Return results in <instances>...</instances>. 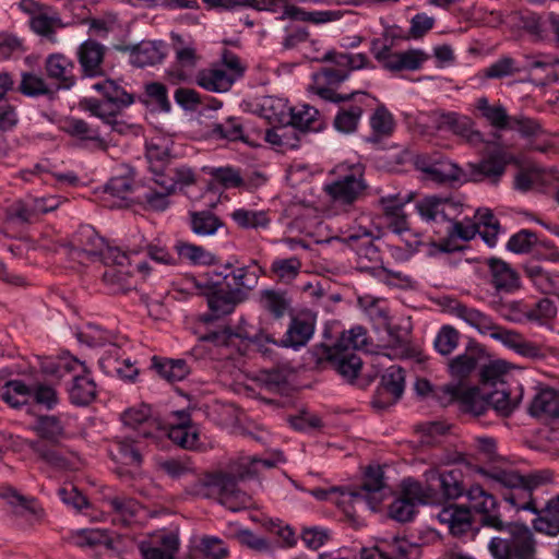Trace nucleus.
<instances>
[{
    "mask_svg": "<svg viewBox=\"0 0 559 559\" xmlns=\"http://www.w3.org/2000/svg\"><path fill=\"white\" fill-rule=\"evenodd\" d=\"M259 304L262 309L270 312L276 319L284 317L290 308V299L286 293L275 289L261 290Z\"/></svg>",
    "mask_w": 559,
    "mask_h": 559,
    "instance_id": "48",
    "label": "nucleus"
},
{
    "mask_svg": "<svg viewBox=\"0 0 559 559\" xmlns=\"http://www.w3.org/2000/svg\"><path fill=\"white\" fill-rule=\"evenodd\" d=\"M290 15V20L310 22L313 24H324L341 19L342 13L340 11H306L295 5L290 8L286 14Z\"/></svg>",
    "mask_w": 559,
    "mask_h": 559,
    "instance_id": "61",
    "label": "nucleus"
},
{
    "mask_svg": "<svg viewBox=\"0 0 559 559\" xmlns=\"http://www.w3.org/2000/svg\"><path fill=\"white\" fill-rule=\"evenodd\" d=\"M64 130L70 135L90 143L94 148L107 150V143L100 138L99 132L82 119L72 118L67 120Z\"/></svg>",
    "mask_w": 559,
    "mask_h": 559,
    "instance_id": "44",
    "label": "nucleus"
},
{
    "mask_svg": "<svg viewBox=\"0 0 559 559\" xmlns=\"http://www.w3.org/2000/svg\"><path fill=\"white\" fill-rule=\"evenodd\" d=\"M159 376L169 382L183 380L190 373V367L183 359H165L155 362Z\"/></svg>",
    "mask_w": 559,
    "mask_h": 559,
    "instance_id": "60",
    "label": "nucleus"
},
{
    "mask_svg": "<svg viewBox=\"0 0 559 559\" xmlns=\"http://www.w3.org/2000/svg\"><path fill=\"white\" fill-rule=\"evenodd\" d=\"M195 81L199 86L209 92L224 93L231 87L236 81V75L230 74L224 68H213L200 71Z\"/></svg>",
    "mask_w": 559,
    "mask_h": 559,
    "instance_id": "37",
    "label": "nucleus"
},
{
    "mask_svg": "<svg viewBox=\"0 0 559 559\" xmlns=\"http://www.w3.org/2000/svg\"><path fill=\"white\" fill-rule=\"evenodd\" d=\"M474 216L477 219L478 233L481 235L484 241L489 247H495L500 230L499 221L488 209L477 210Z\"/></svg>",
    "mask_w": 559,
    "mask_h": 559,
    "instance_id": "54",
    "label": "nucleus"
},
{
    "mask_svg": "<svg viewBox=\"0 0 559 559\" xmlns=\"http://www.w3.org/2000/svg\"><path fill=\"white\" fill-rule=\"evenodd\" d=\"M559 182V174L536 166L521 168L514 178V188L521 192L544 191Z\"/></svg>",
    "mask_w": 559,
    "mask_h": 559,
    "instance_id": "23",
    "label": "nucleus"
},
{
    "mask_svg": "<svg viewBox=\"0 0 559 559\" xmlns=\"http://www.w3.org/2000/svg\"><path fill=\"white\" fill-rule=\"evenodd\" d=\"M211 134L215 139L227 141L243 140V128L239 118L229 117L222 122L214 123Z\"/></svg>",
    "mask_w": 559,
    "mask_h": 559,
    "instance_id": "63",
    "label": "nucleus"
},
{
    "mask_svg": "<svg viewBox=\"0 0 559 559\" xmlns=\"http://www.w3.org/2000/svg\"><path fill=\"white\" fill-rule=\"evenodd\" d=\"M271 109H278L273 114V117L280 122H284L285 117H288L287 123L296 132L297 130L304 131H318L320 129V121L318 119L319 111L309 105H300L296 107H288L282 99L270 98L264 103V107Z\"/></svg>",
    "mask_w": 559,
    "mask_h": 559,
    "instance_id": "15",
    "label": "nucleus"
},
{
    "mask_svg": "<svg viewBox=\"0 0 559 559\" xmlns=\"http://www.w3.org/2000/svg\"><path fill=\"white\" fill-rule=\"evenodd\" d=\"M441 523L447 524L451 534L460 536L468 532L472 527L471 511L467 508L459 506H449L443 508L438 514Z\"/></svg>",
    "mask_w": 559,
    "mask_h": 559,
    "instance_id": "39",
    "label": "nucleus"
},
{
    "mask_svg": "<svg viewBox=\"0 0 559 559\" xmlns=\"http://www.w3.org/2000/svg\"><path fill=\"white\" fill-rule=\"evenodd\" d=\"M420 497H426L421 485L411 478L403 481V497L393 501L390 506V516L399 522H408L415 515L417 503H427Z\"/></svg>",
    "mask_w": 559,
    "mask_h": 559,
    "instance_id": "22",
    "label": "nucleus"
},
{
    "mask_svg": "<svg viewBox=\"0 0 559 559\" xmlns=\"http://www.w3.org/2000/svg\"><path fill=\"white\" fill-rule=\"evenodd\" d=\"M140 551L143 559H175L179 549V538L174 533L164 534L154 542H142Z\"/></svg>",
    "mask_w": 559,
    "mask_h": 559,
    "instance_id": "33",
    "label": "nucleus"
},
{
    "mask_svg": "<svg viewBox=\"0 0 559 559\" xmlns=\"http://www.w3.org/2000/svg\"><path fill=\"white\" fill-rule=\"evenodd\" d=\"M313 332L314 323L312 320L298 317L293 318L286 333L280 342V346L298 349L309 342Z\"/></svg>",
    "mask_w": 559,
    "mask_h": 559,
    "instance_id": "35",
    "label": "nucleus"
},
{
    "mask_svg": "<svg viewBox=\"0 0 559 559\" xmlns=\"http://www.w3.org/2000/svg\"><path fill=\"white\" fill-rule=\"evenodd\" d=\"M243 300H246V294L242 290L225 292L221 285L207 298V305L216 316H225L231 313L235 307Z\"/></svg>",
    "mask_w": 559,
    "mask_h": 559,
    "instance_id": "38",
    "label": "nucleus"
},
{
    "mask_svg": "<svg viewBox=\"0 0 559 559\" xmlns=\"http://www.w3.org/2000/svg\"><path fill=\"white\" fill-rule=\"evenodd\" d=\"M120 358L119 352H116L111 356H102L98 364L105 373L111 374L116 372L123 380L134 381L139 374V368L130 358L121 360Z\"/></svg>",
    "mask_w": 559,
    "mask_h": 559,
    "instance_id": "43",
    "label": "nucleus"
},
{
    "mask_svg": "<svg viewBox=\"0 0 559 559\" xmlns=\"http://www.w3.org/2000/svg\"><path fill=\"white\" fill-rule=\"evenodd\" d=\"M508 157L503 152H497L476 164H469L471 179L473 181L489 180L497 183L504 174Z\"/></svg>",
    "mask_w": 559,
    "mask_h": 559,
    "instance_id": "29",
    "label": "nucleus"
},
{
    "mask_svg": "<svg viewBox=\"0 0 559 559\" xmlns=\"http://www.w3.org/2000/svg\"><path fill=\"white\" fill-rule=\"evenodd\" d=\"M214 275L221 277L228 288L240 289L246 295L257 286L259 280L258 274L248 266L233 267L229 264H226L223 271L215 272Z\"/></svg>",
    "mask_w": 559,
    "mask_h": 559,
    "instance_id": "30",
    "label": "nucleus"
},
{
    "mask_svg": "<svg viewBox=\"0 0 559 559\" xmlns=\"http://www.w3.org/2000/svg\"><path fill=\"white\" fill-rule=\"evenodd\" d=\"M0 397L11 407L19 408L32 397V388L21 380H10L0 389Z\"/></svg>",
    "mask_w": 559,
    "mask_h": 559,
    "instance_id": "49",
    "label": "nucleus"
},
{
    "mask_svg": "<svg viewBox=\"0 0 559 559\" xmlns=\"http://www.w3.org/2000/svg\"><path fill=\"white\" fill-rule=\"evenodd\" d=\"M525 274L543 294H557L559 292V274L548 272L539 265L525 266Z\"/></svg>",
    "mask_w": 559,
    "mask_h": 559,
    "instance_id": "50",
    "label": "nucleus"
},
{
    "mask_svg": "<svg viewBox=\"0 0 559 559\" xmlns=\"http://www.w3.org/2000/svg\"><path fill=\"white\" fill-rule=\"evenodd\" d=\"M532 524L536 532L548 536L559 534V495L546 502L540 514L533 520Z\"/></svg>",
    "mask_w": 559,
    "mask_h": 559,
    "instance_id": "41",
    "label": "nucleus"
},
{
    "mask_svg": "<svg viewBox=\"0 0 559 559\" xmlns=\"http://www.w3.org/2000/svg\"><path fill=\"white\" fill-rule=\"evenodd\" d=\"M44 373L64 378L72 374V380L68 386L69 399L72 404L86 406L96 399V383L87 371L84 362L72 356H62L57 359L47 358L41 362Z\"/></svg>",
    "mask_w": 559,
    "mask_h": 559,
    "instance_id": "6",
    "label": "nucleus"
},
{
    "mask_svg": "<svg viewBox=\"0 0 559 559\" xmlns=\"http://www.w3.org/2000/svg\"><path fill=\"white\" fill-rule=\"evenodd\" d=\"M463 205L453 199L427 197L416 203L420 217L428 223H445V233L450 238L464 241L473 239L478 233V224L469 217L455 221Z\"/></svg>",
    "mask_w": 559,
    "mask_h": 559,
    "instance_id": "4",
    "label": "nucleus"
},
{
    "mask_svg": "<svg viewBox=\"0 0 559 559\" xmlns=\"http://www.w3.org/2000/svg\"><path fill=\"white\" fill-rule=\"evenodd\" d=\"M175 249L180 258L194 265H211L216 260L214 253L194 243L177 241Z\"/></svg>",
    "mask_w": 559,
    "mask_h": 559,
    "instance_id": "52",
    "label": "nucleus"
},
{
    "mask_svg": "<svg viewBox=\"0 0 559 559\" xmlns=\"http://www.w3.org/2000/svg\"><path fill=\"white\" fill-rule=\"evenodd\" d=\"M169 155L170 151L168 140L166 139L155 138L146 144V158L151 170L156 175L163 173Z\"/></svg>",
    "mask_w": 559,
    "mask_h": 559,
    "instance_id": "51",
    "label": "nucleus"
},
{
    "mask_svg": "<svg viewBox=\"0 0 559 559\" xmlns=\"http://www.w3.org/2000/svg\"><path fill=\"white\" fill-rule=\"evenodd\" d=\"M130 51V62L144 68L159 63L165 58V44L162 41H142L132 47H127Z\"/></svg>",
    "mask_w": 559,
    "mask_h": 559,
    "instance_id": "32",
    "label": "nucleus"
},
{
    "mask_svg": "<svg viewBox=\"0 0 559 559\" xmlns=\"http://www.w3.org/2000/svg\"><path fill=\"white\" fill-rule=\"evenodd\" d=\"M492 307L508 321L520 323L528 320L530 305L523 300H493Z\"/></svg>",
    "mask_w": 559,
    "mask_h": 559,
    "instance_id": "56",
    "label": "nucleus"
},
{
    "mask_svg": "<svg viewBox=\"0 0 559 559\" xmlns=\"http://www.w3.org/2000/svg\"><path fill=\"white\" fill-rule=\"evenodd\" d=\"M156 440L167 437L173 443L187 450H193L199 445V429L192 423L190 413L178 411L171 414L166 426H156Z\"/></svg>",
    "mask_w": 559,
    "mask_h": 559,
    "instance_id": "13",
    "label": "nucleus"
},
{
    "mask_svg": "<svg viewBox=\"0 0 559 559\" xmlns=\"http://www.w3.org/2000/svg\"><path fill=\"white\" fill-rule=\"evenodd\" d=\"M231 219L245 229L267 228L271 224V217L267 211L250 210V209H236L230 213Z\"/></svg>",
    "mask_w": 559,
    "mask_h": 559,
    "instance_id": "47",
    "label": "nucleus"
},
{
    "mask_svg": "<svg viewBox=\"0 0 559 559\" xmlns=\"http://www.w3.org/2000/svg\"><path fill=\"white\" fill-rule=\"evenodd\" d=\"M427 486L424 489L426 497L421 500L436 503L440 499H456L466 492L463 484V474L460 468H452L444 472L430 469L425 473Z\"/></svg>",
    "mask_w": 559,
    "mask_h": 559,
    "instance_id": "11",
    "label": "nucleus"
},
{
    "mask_svg": "<svg viewBox=\"0 0 559 559\" xmlns=\"http://www.w3.org/2000/svg\"><path fill=\"white\" fill-rule=\"evenodd\" d=\"M105 265L103 282L110 293L119 294L133 288L132 273L138 271L147 274L150 267L146 262H138L133 265V257L130 249L122 251L120 248H107L104 259Z\"/></svg>",
    "mask_w": 559,
    "mask_h": 559,
    "instance_id": "7",
    "label": "nucleus"
},
{
    "mask_svg": "<svg viewBox=\"0 0 559 559\" xmlns=\"http://www.w3.org/2000/svg\"><path fill=\"white\" fill-rule=\"evenodd\" d=\"M33 429L41 439L52 443H57L64 436L63 424L58 417L52 415L38 417Z\"/></svg>",
    "mask_w": 559,
    "mask_h": 559,
    "instance_id": "55",
    "label": "nucleus"
},
{
    "mask_svg": "<svg viewBox=\"0 0 559 559\" xmlns=\"http://www.w3.org/2000/svg\"><path fill=\"white\" fill-rule=\"evenodd\" d=\"M433 121L438 130H449L471 145L476 146L484 142L483 134L474 128L473 120L467 116L456 112H436Z\"/></svg>",
    "mask_w": 559,
    "mask_h": 559,
    "instance_id": "20",
    "label": "nucleus"
},
{
    "mask_svg": "<svg viewBox=\"0 0 559 559\" xmlns=\"http://www.w3.org/2000/svg\"><path fill=\"white\" fill-rule=\"evenodd\" d=\"M276 461L241 454L230 460L225 471L219 469L204 475L190 486V493L213 499L231 511L251 506V497L238 487L240 480L253 478L260 468H272Z\"/></svg>",
    "mask_w": 559,
    "mask_h": 559,
    "instance_id": "1",
    "label": "nucleus"
},
{
    "mask_svg": "<svg viewBox=\"0 0 559 559\" xmlns=\"http://www.w3.org/2000/svg\"><path fill=\"white\" fill-rule=\"evenodd\" d=\"M449 311L474 328L478 333L490 336L522 357L538 360L546 356L542 346L526 340L518 331L499 325L489 314L474 307L460 301H453L449 307Z\"/></svg>",
    "mask_w": 559,
    "mask_h": 559,
    "instance_id": "2",
    "label": "nucleus"
},
{
    "mask_svg": "<svg viewBox=\"0 0 559 559\" xmlns=\"http://www.w3.org/2000/svg\"><path fill=\"white\" fill-rule=\"evenodd\" d=\"M382 544L393 559H419L421 554L420 547L406 538L395 536Z\"/></svg>",
    "mask_w": 559,
    "mask_h": 559,
    "instance_id": "58",
    "label": "nucleus"
},
{
    "mask_svg": "<svg viewBox=\"0 0 559 559\" xmlns=\"http://www.w3.org/2000/svg\"><path fill=\"white\" fill-rule=\"evenodd\" d=\"M151 417V407L146 404H140L138 406H133L128 408L122 414V421L126 426L130 427L134 430H140L141 428H145L146 426H157L158 424L152 423L150 420Z\"/></svg>",
    "mask_w": 559,
    "mask_h": 559,
    "instance_id": "64",
    "label": "nucleus"
},
{
    "mask_svg": "<svg viewBox=\"0 0 559 559\" xmlns=\"http://www.w3.org/2000/svg\"><path fill=\"white\" fill-rule=\"evenodd\" d=\"M559 67V58L550 53H527L524 55V64L520 67L522 71H540L547 75L550 71Z\"/></svg>",
    "mask_w": 559,
    "mask_h": 559,
    "instance_id": "62",
    "label": "nucleus"
},
{
    "mask_svg": "<svg viewBox=\"0 0 559 559\" xmlns=\"http://www.w3.org/2000/svg\"><path fill=\"white\" fill-rule=\"evenodd\" d=\"M469 509L480 515V523L484 526L496 531L504 530V522L501 519L499 503L496 497L485 490L479 484L472 485L466 490Z\"/></svg>",
    "mask_w": 559,
    "mask_h": 559,
    "instance_id": "17",
    "label": "nucleus"
},
{
    "mask_svg": "<svg viewBox=\"0 0 559 559\" xmlns=\"http://www.w3.org/2000/svg\"><path fill=\"white\" fill-rule=\"evenodd\" d=\"M134 176L131 169H124L122 174L112 177L105 186L104 201L110 207L128 205L134 190Z\"/></svg>",
    "mask_w": 559,
    "mask_h": 559,
    "instance_id": "25",
    "label": "nucleus"
},
{
    "mask_svg": "<svg viewBox=\"0 0 559 559\" xmlns=\"http://www.w3.org/2000/svg\"><path fill=\"white\" fill-rule=\"evenodd\" d=\"M92 88L99 92L105 100L86 98L84 99L85 108L105 124H108L117 116L120 107L129 106L134 102L131 94L111 80L94 83Z\"/></svg>",
    "mask_w": 559,
    "mask_h": 559,
    "instance_id": "9",
    "label": "nucleus"
},
{
    "mask_svg": "<svg viewBox=\"0 0 559 559\" xmlns=\"http://www.w3.org/2000/svg\"><path fill=\"white\" fill-rule=\"evenodd\" d=\"M443 391L449 395L450 401L457 402L465 413L480 416L488 411L487 394L479 386L457 382L447 384Z\"/></svg>",
    "mask_w": 559,
    "mask_h": 559,
    "instance_id": "18",
    "label": "nucleus"
},
{
    "mask_svg": "<svg viewBox=\"0 0 559 559\" xmlns=\"http://www.w3.org/2000/svg\"><path fill=\"white\" fill-rule=\"evenodd\" d=\"M25 445L52 467L67 469L71 465L69 459L58 450L49 448L37 440H26Z\"/></svg>",
    "mask_w": 559,
    "mask_h": 559,
    "instance_id": "57",
    "label": "nucleus"
},
{
    "mask_svg": "<svg viewBox=\"0 0 559 559\" xmlns=\"http://www.w3.org/2000/svg\"><path fill=\"white\" fill-rule=\"evenodd\" d=\"M190 228L199 237L214 236L223 226V222L210 211L189 213Z\"/></svg>",
    "mask_w": 559,
    "mask_h": 559,
    "instance_id": "46",
    "label": "nucleus"
},
{
    "mask_svg": "<svg viewBox=\"0 0 559 559\" xmlns=\"http://www.w3.org/2000/svg\"><path fill=\"white\" fill-rule=\"evenodd\" d=\"M390 489L383 480L380 466H370L366 471L364 483L358 490L342 491L343 503L348 502L376 511L386 499Z\"/></svg>",
    "mask_w": 559,
    "mask_h": 559,
    "instance_id": "10",
    "label": "nucleus"
},
{
    "mask_svg": "<svg viewBox=\"0 0 559 559\" xmlns=\"http://www.w3.org/2000/svg\"><path fill=\"white\" fill-rule=\"evenodd\" d=\"M265 141L280 150H293L298 146L297 132L289 126L269 129L265 132Z\"/></svg>",
    "mask_w": 559,
    "mask_h": 559,
    "instance_id": "59",
    "label": "nucleus"
},
{
    "mask_svg": "<svg viewBox=\"0 0 559 559\" xmlns=\"http://www.w3.org/2000/svg\"><path fill=\"white\" fill-rule=\"evenodd\" d=\"M352 97H354V103L342 106L334 118L335 129L345 134L356 131L365 110L364 107L370 106V103L376 100L364 92L353 93Z\"/></svg>",
    "mask_w": 559,
    "mask_h": 559,
    "instance_id": "24",
    "label": "nucleus"
},
{
    "mask_svg": "<svg viewBox=\"0 0 559 559\" xmlns=\"http://www.w3.org/2000/svg\"><path fill=\"white\" fill-rule=\"evenodd\" d=\"M150 443H156V436L145 428L118 437L112 445L111 453L115 459L126 465H140L142 452Z\"/></svg>",
    "mask_w": 559,
    "mask_h": 559,
    "instance_id": "16",
    "label": "nucleus"
},
{
    "mask_svg": "<svg viewBox=\"0 0 559 559\" xmlns=\"http://www.w3.org/2000/svg\"><path fill=\"white\" fill-rule=\"evenodd\" d=\"M484 350L478 345L466 347L463 354L457 355L449 362V370L459 382L469 377L483 358Z\"/></svg>",
    "mask_w": 559,
    "mask_h": 559,
    "instance_id": "34",
    "label": "nucleus"
},
{
    "mask_svg": "<svg viewBox=\"0 0 559 559\" xmlns=\"http://www.w3.org/2000/svg\"><path fill=\"white\" fill-rule=\"evenodd\" d=\"M368 185L360 165L338 166L334 177L323 186L335 214H346L356 210V204L367 195Z\"/></svg>",
    "mask_w": 559,
    "mask_h": 559,
    "instance_id": "5",
    "label": "nucleus"
},
{
    "mask_svg": "<svg viewBox=\"0 0 559 559\" xmlns=\"http://www.w3.org/2000/svg\"><path fill=\"white\" fill-rule=\"evenodd\" d=\"M490 283L499 293L512 294L521 288L519 273L509 263L498 258L487 260Z\"/></svg>",
    "mask_w": 559,
    "mask_h": 559,
    "instance_id": "26",
    "label": "nucleus"
},
{
    "mask_svg": "<svg viewBox=\"0 0 559 559\" xmlns=\"http://www.w3.org/2000/svg\"><path fill=\"white\" fill-rule=\"evenodd\" d=\"M530 414L547 420L559 417V392L551 388L539 390L530 405Z\"/></svg>",
    "mask_w": 559,
    "mask_h": 559,
    "instance_id": "31",
    "label": "nucleus"
},
{
    "mask_svg": "<svg viewBox=\"0 0 559 559\" xmlns=\"http://www.w3.org/2000/svg\"><path fill=\"white\" fill-rule=\"evenodd\" d=\"M79 341L85 343L90 347L109 346L104 356H111L116 352H120V344L117 335L99 328L95 324H88L85 330L78 334Z\"/></svg>",
    "mask_w": 559,
    "mask_h": 559,
    "instance_id": "36",
    "label": "nucleus"
},
{
    "mask_svg": "<svg viewBox=\"0 0 559 559\" xmlns=\"http://www.w3.org/2000/svg\"><path fill=\"white\" fill-rule=\"evenodd\" d=\"M218 286H221V277L214 280L209 277L207 274L199 277L187 276L177 286H174L169 295L176 300H183L194 294L204 295L209 298Z\"/></svg>",
    "mask_w": 559,
    "mask_h": 559,
    "instance_id": "27",
    "label": "nucleus"
},
{
    "mask_svg": "<svg viewBox=\"0 0 559 559\" xmlns=\"http://www.w3.org/2000/svg\"><path fill=\"white\" fill-rule=\"evenodd\" d=\"M520 25L535 40H545L550 33L549 13L546 16L527 12L520 19Z\"/></svg>",
    "mask_w": 559,
    "mask_h": 559,
    "instance_id": "53",
    "label": "nucleus"
},
{
    "mask_svg": "<svg viewBox=\"0 0 559 559\" xmlns=\"http://www.w3.org/2000/svg\"><path fill=\"white\" fill-rule=\"evenodd\" d=\"M73 69V63L62 55H51L46 60L47 75L59 88H70L74 84Z\"/></svg>",
    "mask_w": 559,
    "mask_h": 559,
    "instance_id": "40",
    "label": "nucleus"
},
{
    "mask_svg": "<svg viewBox=\"0 0 559 559\" xmlns=\"http://www.w3.org/2000/svg\"><path fill=\"white\" fill-rule=\"evenodd\" d=\"M104 51V47L94 40H86L80 46L79 61L86 75L95 76L102 72Z\"/></svg>",
    "mask_w": 559,
    "mask_h": 559,
    "instance_id": "42",
    "label": "nucleus"
},
{
    "mask_svg": "<svg viewBox=\"0 0 559 559\" xmlns=\"http://www.w3.org/2000/svg\"><path fill=\"white\" fill-rule=\"evenodd\" d=\"M367 345V333L361 326H355L342 333L333 346L320 344L314 346L312 354L318 364L328 362L344 379L353 381L357 378L362 361L355 353Z\"/></svg>",
    "mask_w": 559,
    "mask_h": 559,
    "instance_id": "3",
    "label": "nucleus"
},
{
    "mask_svg": "<svg viewBox=\"0 0 559 559\" xmlns=\"http://www.w3.org/2000/svg\"><path fill=\"white\" fill-rule=\"evenodd\" d=\"M417 170L425 174L426 178L436 182L455 181L460 178L461 169L452 162L439 154L417 155L414 159Z\"/></svg>",
    "mask_w": 559,
    "mask_h": 559,
    "instance_id": "19",
    "label": "nucleus"
},
{
    "mask_svg": "<svg viewBox=\"0 0 559 559\" xmlns=\"http://www.w3.org/2000/svg\"><path fill=\"white\" fill-rule=\"evenodd\" d=\"M111 248L105 243V240L90 226H81L72 236L69 243V257L73 261L85 264L96 259H104L106 249Z\"/></svg>",
    "mask_w": 559,
    "mask_h": 559,
    "instance_id": "14",
    "label": "nucleus"
},
{
    "mask_svg": "<svg viewBox=\"0 0 559 559\" xmlns=\"http://www.w3.org/2000/svg\"><path fill=\"white\" fill-rule=\"evenodd\" d=\"M509 533L512 559H533L535 555V542L533 533L525 525L504 523V530Z\"/></svg>",
    "mask_w": 559,
    "mask_h": 559,
    "instance_id": "28",
    "label": "nucleus"
},
{
    "mask_svg": "<svg viewBox=\"0 0 559 559\" xmlns=\"http://www.w3.org/2000/svg\"><path fill=\"white\" fill-rule=\"evenodd\" d=\"M372 240L373 239H366L365 242L357 243L350 248L357 255V269L373 275L380 266L381 254Z\"/></svg>",
    "mask_w": 559,
    "mask_h": 559,
    "instance_id": "45",
    "label": "nucleus"
},
{
    "mask_svg": "<svg viewBox=\"0 0 559 559\" xmlns=\"http://www.w3.org/2000/svg\"><path fill=\"white\" fill-rule=\"evenodd\" d=\"M323 61L334 63L335 68H324L314 73L317 82L326 80L328 84H338L348 79L352 71L368 68L370 61L365 53L328 51Z\"/></svg>",
    "mask_w": 559,
    "mask_h": 559,
    "instance_id": "12",
    "label": "nucleus"
},
{
    "mask_svg": "<svg viewBox=\"0 0 559 559\" xmlns=\"http://www.w3.org/2000/svg\"><path fill=\"white\" fill-rule=\"evenodd\" d=\"M405 376L399 366L389 367L382 376L381 384L372 402L376 408L384 409L395 404L404 392Z\"/></svg>",
    "mask_w": 559,
    "mask_h": 559,
    "instance_id": "21",
    "label": "nucleus"
},
{
    "mask_svg": "<svg viewBox=\"0 0 559 559\" xmlns=\"http://www.w3.org/2000/svg\"><path fill=\"white\" fill-rule=\"evenodd\" d=\"M488 486L498 488H522L533 491L552 483L554 473L550 469H535L521 475L509 466L492 465L478 469Z\"/></svg>",
    "mask_w": 559,
    "mask_h": 559,
    "instance_id": "8",
    "label": "nucleus"
}]
</instances>
